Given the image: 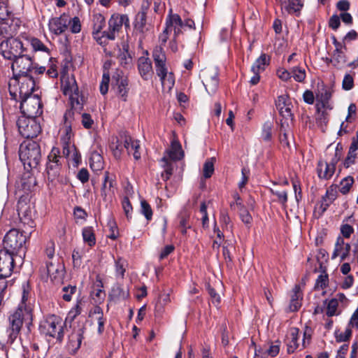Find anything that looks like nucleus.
Listing matches in <instances>:
<instances>
[{
    "instance_id": "nucleus-1",
    "label": "nucleus",
    "mask_w": 358,
    "mask_h": 358,
    "mask_svg": "<svg viewBox=\"0 0 358 358\" xmlns=\"http://www.w3.org/2000/svg\"><path fill=\"white\" fill-rule=\"evenodd\" d=\"M29 296V292L23 286L22 302L18 308L9 317L10 337L12 339L17 338L24 320H31V308L27 306L26 301Z\"/></svg>"
},
{
    "instance_id": "nucleus-2",
    "label": "nucleus",
    "mask_w": 358,
    "mask_h": 358,
    "mask_svg": "<svg viewBox=\"0 0 358 358\" xmlns=\"http://www.w3.org/2000/svg\"><path fill=\"white\" fill-rule=\"evenodd\" d=\"M152 57L156 73L160 78L163 90L169 92L174 86L175 78L173 73L168 71L166 54L161 45L154 49Z\"/></svg>"
},
{
    "instance_id": "nucleus-3",
    "label": "nucleus",
    "mask_w": 358,
    "mask_h": 358,
    "mask_svg": "<svg viewBox=\"0 0 358 358\" xmlns=\"http://www.w3.org/2000/svg\"><path fill=\"white\" fill-rule=\"evenodd\" d=\"M19 157L24 166L31 169L36 168L41 159V150L38 144L35 141L24 142L20 145Z\"/></svg>"
},
{
    "instance_id": "nucleus-4",
    "label": "nucleus",
    "mask_w": 358,
    "mask_h": 358,
    "mask_svg": "<svg viewBox=\"0 0 358 358\" xmlns=\"http://www.w3.org/2000/svg\"><path fill=\"white\" fill-rule=\"evenodd\" d=\"M62 319L55 315L47 317L40 324V331L42 334L61 341L63 338Z\"/></svg>"
},
{
    "instance_id": "nucleus-5",
    "label": "nucleus",
    "mask_w": 358,
    "mask_h": 358,
    "mask_svg": "<svg viewBox=\"0 0 358 358\" xmlns=\"http://www.w3.org/2000/svg\"><path fill=\"white\" fill-rule=\"evenodd\" d=\"M27 50L24 43L15 38H8L0 44L2 56L7 59L13 60Z\"/></svg>"
},
{
    "instance_id": "nucleus-6",
    "label": "nucleus",
    "mask_w": 358,
    "mask_h": 358,
    "mask_svg": "<svg viewBox=\"0 0 358 358\" xmlns=\"http://www.w3.org/2000/svg\"><path fill=\"white\" fill-rule=\"evenodd\" d=\"M61 88L63 93L69 96L72 105L80 104L79 90L75 77L72 74L64 73L61 76Z\"/></svg>"
},
{
    "instance_id": "nucleus-7",
    "label": "nucleus",
    "mask_w": 358,
    "mask_h": 358,
    "mask_svg": "<svg viewBox=\"0 0 358 358\" xmlns=\"http://www.w3.org/2000/svg\"><path fill=\"white\" fill-rule=\"evenodd\" d=\"M20 110L23 116L35 118L42 113L41 99L37 95L21 98Z\"/></svg>"
},
{
    "instance_id": "nucleus-8",
    "label": "nucleus",
    "mask_w": 358,
    "mask_h": 358,
    "mask_svg": "<svg viewBox=\"0 0 358 358\" xmlns=\"http://www.w3.org/2000/svg\"><path fill=\"white\" fill-rule=\"evenodd\" d=\"M17 124L20 134L26 138H32L40 133L41 127L35 118L21 116L18 118Z\"/></svg>"
},
{
    "instance_id": "nucleus-9",
    "label": "nucleus",
    "mask_w": 358,
    "mask_h": 358,
    "mask_svg": "<svg viewBox=\"0 0 358 358\" xmlns=\"http://www.w3.org/2000/svg\"><path fill=\"white\" fill-rule=\"evenodd\" d=\"M26 242V236L17 229L10 230L3 239V249L14 255Z\"/></svg>"
},
{
    "instance_id": "nucleus-10",
    "label": "nucleus",
    "mask_w": 358,
    "mask_h": 358,
    "mask_svg": "<svg viewBox=\"0 0 358 358\" xmlns=\"http://www.w3.org/2000/svg\"><path fill=\"white\" fill-rule=\"evenodd\" d=\"M124 25L126 28L129 27V19L127 15L115 13L111 15L108 20V30L105 33L108 40H114L116 36V33H118Z\"/></svg>"
},
{
    "instance_id": "nucleus-11",
    "label": "nucleus",
    "mask_w": 358,
    "mask_h": 358,
    "mask_svg": "<svg viewBox=\"0 0 358 358\" xmlns=\"http://www.w3.org/2000/svg\"><path fill=\"white\" fill-rule=\"evenodd\" d=\"M218 71L216 67H208L201 70L200 78L209 94H214L218 87Z\"/></svg>"
},
{
    "instance_id": "nucleus-12",
    "label": "nucleus",
    "mask_w": 358,
    "mask_h": 358,
    "mask_svg": "<svg viewBox=\"0 0 358 358\" xmlns=\"http://www.w3.org/2000/svg\"><path fill=\"white\" fill-rule=\"evenodd\" d=\"M32 64L31 58L24 54V52L13 59L11 65L13 77H19V76L22 75H29L32 70Z\"/></svg>"
},
{
    "instance_id": "nucleus-13",
    "label": "nucleus",
    "mask_w": 358,
    "mask_h": 358,
    "mask_svg": "<svg viewBox=\"0 0 358 358\" xmlns=\"http://www.w3.org/2000/svg\"><path fill=\"white\" fill-rule=\"evenodd\" d=\"M13 81L19 85L20 97L31 96L35 87V81L32 75H22L13 77Z\"/></svg>"
},
{
    "instance_id": "nucleus-14",
    "label": "nucleus",
    "mask_w": 358,
    "mask_h": 358,
    "mask_svg": "<svg viewBox=\"0 0 358 358\" xmlns=\"http://www.w3.org/2000/svg\"><path fill=\"white\" fill-rule=\"evenodd\" d=\"M46 269L52 282L59 283L62 282L64 275V266L59 258L55 260L47 261Z\"/></svg>"
},
{
    "instance_id": "nucleus-15",
    "label": "nucleus",
    "mask_w": 358,
    "mask_h": 358,
    "mask_svg": "<svg viewBox=\"0 0 358 358\" xmlns=\"http://www.w3.org/2000/svg\"><path fill=\"white\" fill-rule=\"evenodd\" d=\"M92 22V35L94 38L100 45L106 44L107 43V38L105 33H107V31L101 32L106 24L105 17L103 15L96 13L93 15Z\"/></svg>"
},
{
    "instance_id": "nucleus-16",
    "label": "nucleus",
    "mask_w": 358,
    "mask_h": 358,
    "mask_svg": "<svg viewBox=\"0 0 358 358\" xmlns=\"http://www.w3.org/2000/svg\"><path fill=\"white\" fill-rule=\"evenodd\" d=\"M14 266L13 255L7 250H0V278L9 277Z\"/></svg>"
},
{
    "instance_id": "nucleus-17",
    "label": "nucleus",
    "mask_w": 358,
    "mask_h": 358,
    "mask_svg": "<svg viewBox=\"0 0 358 358\" xmlns=\"http://www.w3.org/2000/svg\"><path fill=\"white\" fill-rule=\"evenodd\" d=\"M70 23V17L63 13L58 17H53L49 21L48 27L50 31L55 35L64 33L68 28Z\"/></svg>"
},
{
    "instance_id": "nucleus-18",
    "label": "nucleus",
    "mask_w": 358,
    "mask_h": 358,
    "mask_svg": "<svg viewBox=\"0 0 358 358\" xmlns=\"http://www.w3.org/2000/svg\"><path fill=\"white\" fill-rule=\"evenodd\" d=\"M275 105L280 115L285 119H292L293 114L292 108L293 107L291 99L287 94H282L278 97Z\"/></svg>"
},
{
    "instance_id": "nucleus-19",
    "label": "nucleus",
    "mask_w": 358,
    "mask_h": 358,
    "mask_svg": "<svg viewBox=\"0 0 358 358\" xmlns=\"http://www.w3.org/2000/svg\"><path fill=\"white\" fill-rule=\"evenodd\" d=\"M350 249V245L346 243L343 238L338 236L334 245L331 259H334L337 257H340L341 262L344 261L348 257Z\"/></svg>"
},
{
    "instance_id": "nucleus-20",
    "label": "nucleus",
    "mask_w": 358,
    "mask_h": 358,
    "mask_svg": "<svg viewBox=\"0 0 358 358\" xmlns=\"http://www.w3.org/2000/svg\"><path fill=\"white\" fill-rule=\"evenodd\" d=\"M74 113L72 110H68L65 113L64 119L65 127L64 128V134L61 137V141L62 145L73 144L71 138L73 136L71 130V119H73Z\"/></svg>"
},
{
    "instance_id": "nucleus-21",
    "label": "nucleus",
    "mask_w": 358,
    "mask_h": 358,
    "mask_svg": "<svg viewBox=\"0 0 358 358\" xmlns=\"http://www.w3.org/2000/svg\"><path fill=\"white\" fill-rule=\"evenodd\" d=\"M127 80L123 77H120L117 75V77L113 76L112 80L113 89L115 91L116 94H118L123 101H126L127 96Z\"/></svg>"
},
{
    "instance_id": "nucleus-22",
    "label": "nucleus",
    "mask_w": 358,
    "mask_h": 358,
    "mask_svg": "<svg viewBox=\"0 0 358 358\" xmlns=\"http://www.w3.org/2000/svg\"><path fill=\"white\" fill-rule=\"evenodd\" d=\"M123 144L128 154H132L136 160L141 159V152H139L140 143L138 141L134 139L130 136H124Z\"/></svg>"
},
{
    "instance_id": "nucleus-23",
    "label": "nucleus",
    "mask_w": 358,
    "mask_h": 358,
    "mask_svg": "<svg viewBox=\"0 0 358 358\" xmlns=\"http://www.w3.org/2000/svg\"><path fill=\"white\" fill-rule=\"evenodd\" d=\"M138 69L141 76L144 80H149L153 76L151 61L148 57H141L138 60Z\"/></svg>"
},
{
    "instance_id": "nucleus-24",
    "label": "nucleus",
    "mask_w": 358,
    "mask_h": 358,
    "mask_svg": "<svg viewBox=\"0 0 358 358\" xmlns=\"http://www.w3.org/2000/svg\"><path fill=\"white\" fill-rule=\"evenodd\" d=\"M92 323L98 326V334H101L104 330L106 319L103 318L102 309L99 306L94 307L90 312Z\"/></svg>"
},
{
    "instance_id": "nucleus-25",
    "label": "nucleus",
    "mask_w": 358,
    "mask_h": 358,
    "mask_svg": "<svg viewBox=\"0 0 358 358\" xmlns=\"http://www.w3.org/2000/svg\"><path fill=\"white\" fill-rule=\"evenodd\" d=\"M114 180L108 172L105 173L104 180L101 187V197L105 201H110L114 194Z\"/></svg>"
},
{
    "instance_id": "nucleus-26",
    "label": "nucleus",
    "mask_w": 358,
    "mask_h": 358,
    "mask_svg": "<svg viewBox=\"0 0 358 358\" xmlns=\"http://www.w3.org/2000/svg\"><path fill=\"white\" fill-rule=\"evenodd\" d=\"M336 162L337 159L334 160L331 163L322 161L319 162L317 166L318 176L323 179L330 178L334 173Z\"/></svg>"
},
{
    "instance_id": "nucleus-27",
    "label": "nucleus",
    "mask_w": 358,
    "mask_h": 358,
    "mask_svg": "<svg viewBox=\"0 0 358 358\" xmlns=\"http://www.w3.org/2000/svg\"><path fill=\"white\" fill-rule=\"evenodd\" d=\"M166 28L169 29L173 28L175 35L178 34L184 28L183 22L178 14L171 13L166 19Z\"/></svg>"
},
{
    "instance_id": "nucleus-28",
    "label": "nucleus",
    "mask_w": 358,
    "mask_h": 358,
    "mask_svg": "<svg viewBox=\"0 0 358 358\" xmlns=\"http://www.w3.org/2000/svg\"><path fill=\"white\" fill-rule=\"evenodd\" d=\"M302 292L299 285H296L291 295V300L289 308L290 311H297L301 306Z\"/></svg>"
},
{
    "instance_id": "nucleus-29",
    "label": "nucleus",
    "mask_w": 358,
    "mask_h": 358,
    "mask_svg": "<svg viewBox=\"0 0 358 358\" xmlns=\"http://www.w3.org/2000/svg\"><path fill=\"white\" fill-rule=\"evenodd\" d=\"M299 336V329L296 328H291L287 335L286 342L287 345V351L289 353L294 352L298 348L297 343Z\"/></svg>"
},
{
    "instance_id": "nucleus-30",
    "label": "nucleus",
    "mask_w": 358,
    "mask_h": 358,
    "mask_svg": "<svg viewBox=\"0 0 358 358\" xmlns=\"http://www.w3.org/2000/svg\"><path fill=\"white\" fill-rule=\"evenodd\" d=\"M167 154L172 160H179L183 157L181 145L178 141H172L171 148L167 151Z\"/></svg>"
},
{
    "instance_id": "nucleus-31",
    "label": "nucleus",
    "mask_w": 358,
    "mask_h": 358,
    "mask_svg": "<svg viewBox=\"0 0 358 358\" xmlns=\"http://www.w3.org/2000/svg\"><path fill=\"white\" fill-rule=\"evenodd\" d=\"M269 60V57L266 54H262L252 66L251 71H258L259 73L262 72L265 70L266 66L268 65Z\"/></svg>"
},
{
    "instance_id": "nucleus-32",
    "label": "nucleus",
    "mask_w": 358,
    "mask_h": 358,
    "mask_svg": "<svg viewBox=\"0 0 358 358\" xmlns=\"http://www.w3.org/2000/svg\"><path fill=\"white\" fill-rule=\"evenodd\" d=\"M134 29L140 34H143L147 30L146 14H145V12L138 13L134 23Z\"/></svg>"
},
{
    "instance_id": "nucleus-33",
    "label": "nucleus",
    "mask_w": 358,
    "mask_h": 358,
    "mask_svg": "<svg viewBox=\"0 0 358 358\" xmlns=\"http://www.w3.org/2000/svg\"><path fill=\"white\" fill-rule=\"evenodd\" d=\"M10 20V14L3 3H0V23H2L1 29L7 31L6 27L3 25L9 24Z\"/></svg>"
},
{
    "instance_id": "nucleus-34",
    "label": "nucleus",
    "mask_w": 358,
    "mask_h": 358,
    "mask_svg": "<svg viewBox=\"0 0 358 358\" xmlns=\"http://www.w3.org/2000/svg\"><path fill=\"white\" fill-rule=\"evenodd\" d=\"M90 166L94 171L101 170L103 167V158L97 152H94L91 155Z\"/></svg>"
},
{
    "instance_id": "nucleus-35",
    "label": "nucleus",
    "mask_w": 358,
    "mask_h": 358,
    "mask_svg": "<svg viewBox=\"0 0 358 358\" xmlns=\"http://www.w3.org/2000/svg\"><path fill=\"white\" fill-rule=\"evenodd\" d=\"M83 238L88 245L90 247L93 246L96 243L95 235L92 227H87L83 229Z\"/></svg>"
},
{
    "instance_id": "nucleus-36",
    "label": "nucleus",
    "mask_w": 358,
    "mask_h": 358,
    "mask_svg": "<svg viewBox=\"0 0 358 358\" xmlns=\"http://www.w3.org/2000/svg\"><path fill=\"white\" fill-rule=\"evenodd\" d=\"M354 183V178L351 176H347L344 178L339 184L338 189L339 192L343 194H346L349 192L350 188Z\"/></svg>"
},
{
    "instance_id": "nucleus-37",
    "label": "nucleus",
    "mask_w": 358,
    "mask_h": 358,
    "mask_svg": "<svg viewBox=\"0 0 358 358\" xmlns=\"http://www.w3.org/2000/svg\"><path fill=\"white\" fill-rule=\"evenodd\" d=\"M331 62L334 66L338 68L343 66L346 62L343 52L338 50H335L331 59Z\"/></svg>"
},
{
    "instance_id": "nucleus-38",
    "label": "nucleus",
    "mask_w": 358,
    "mask_h": 358,
    "mask_svg": "<svg viewBox=\"0 0 358 358\" xmlns=\"http://www.w3.org/2000/svg\"><path fill=\"white\" fill-rule=\"evenodd\" d=\"M128 291L119 285L113 286L110 296L116 299H124L128 296Z\"/></svg>"
},
{
    "instance_id": "nucleus-39",
    "label": "nucleus",
    "mask_w": 358,
    "mask_h": 358,
    "mask_svg": "<svg viewBox=\"0 0 358 358\" xmlns=\"http://www.w3.org/2000/svg\"><path fill=\"white\" fill-rule=\"evenodd\" d=\"M302 7L303 3L301 0H292L287 5H285L284 9L289 13L293 14L299 13Z\"/></svg>"
},
{
    "instance_id": "nucleus-40",
    "label": "nucleus",
    "mask_w": 358,
    "mask_h": 358,
    "mask_svg": "<svg viewBox=\"0 0 358 358\" xmlns=\"http://www.w3.org/2000/svg\"><path fill=\"white\" fill-rule=\"evenodd\" d=\"M27 42L31 45L34 51H42L49 55L48 48L39 39L32 38L29 41L27 40Z\"/></svg>"
},
{
    "instance_id": "nucleus-41",
    "label": "nucleus",
    "mask_w": 358,
    "mask_h": 358,
    "mask_svg": "<svg viewBox=\"0 0 358 358\" xmlns=\"http://www.w3.org/2000/svg\"><path fill=\"white\" fill-rule=\"evenodd\" d=\"M82 335L80 331L73 332L69 337V345L72 350H78L82 342Z\"/></svg>"
},
{
    "instance_id": "nucleus-42",
    "label": "nucleus",
    "mask_w": 358,
    "mask_h": 358,
    "mask_svg": "<svg viewBox=\"0 0 358 358\" xmlns=\"http://www.w3.org/2000/svg\"><path fill=\"white\" fill-rule=\"evenodd\" d=\"M215 162V159L214 157H211L208 159L203 164V176L206 178H208L211 177L214 172V163Z\"/></svg>"
},
{
    "instance_id": "nucleus-43",
    "label": "nucleus",
    "mask_w": 358,
    "mask_h": 358,
    "mask_svg": "<svg viewBox=\"0 0 358 358\" xmlns=\"http://www.w3.org/2000/svg\"><path fill=\"white\" fill-rule=\"evenodd\" d=\"M336 187L331 186L327 190L326 195L324 197V201L326 202L323 208L324 210H325L329 205L336 199Z\"/></svg>"
},
{
    "instance_id": "nucleus-44",
    "label": "nucleus",
    "mask_w": 358,
    "mask_h": 358,
    "mask_svg": "<svg viewBox=\"0 0 358 358\" xmlns=\"http://www.w3.org/2000/svg\"><path fill=\"white\" fill-rule=\"evenodd\" d=\"M280 347V343L276 341L270 343L268 348H264L263 349L266 355L274 357L279 353Z\"/></svg>"
},
{
    "instance_id": "nucleus-45",
    "label": "nucleus",
    "mask_w": 358,
    "mask_h": 358,
    "mask_svg": "<svg viewBox=\"0 0 358 358\" xmlns=\"http://www.w3.org/2000/svg\"><path fill=\"white\" fill-rule=\"evenodd\" d=\"M59 173L60 170H47L49 185L55 187L57 182H62Z\"/></svg>"
},
{
    "instance_id": "nucleus-46",
    "label": "nucleus",
    "mask_w": 358,
    "mask_h": 358,
    "mask_svg": "<svg viewBox=\"0 0 358 358\" xmlns=\"http://www.w3.org/2000/svg\"><path fill=\"white\" fill-rule=\"evenodd\" d=\"M273 123L270 121L266 122L262 127V137L264 141H269L272 136Z\"/></svg>"
},
{
    "instance_id": "nucleus-47",
    "label": "nucleus",
    "mask_w": 358,
    "mask_h": 358,
    "mask_svg": "<svg viewBox=\"0 0 358 358\" xmlns=\"http://www.w3.org/2000/svg\"><path fill=\"white\" fill-rule=\"evenodd\" d=\"M141 212L148 220H150L152 219V208L150 204L144 199L141 201Z\"/></svg>"
},
{
    "instance_id": "nucleus-48",
    "label": "nucleus",
    "mask_w": 358,
    "mask_h": 358,
    "mask_svg": "<svg viewBox=\"0 0 358 358\" xmlns=\"http://www.w3.org/2000/svg\"><path fill=\"white\" fill-rule=\"evenodd\" d=\"M317 110V117L316 120L318 121L320 124H326L328 122L329 120V112L330 110H324L320 108L319 107L316 108Z\"/></svg>"
},
{
    "instance_id": "nucleus-49",
    "label": "nucleus",
    "mask_w": 358,
    "mask_h": 358,
    "mask_svg": "<svg viewBox=\"0 0 358 358\" xmlns=\"http://www.w3.org/2000/svg\"><path fill=\"white\" fill-rule=\"evenodd\" d=\"M63 151L62 154L66 157H69L71 155H73V159L77 161L78 154L76 153V149L73 144L62 145Z\"/></svg>"
},
{
    "instance_id": "nucleus-50",
    "label": "nucleus",
    "mask_w": 358,
    "mask_h": 358,
    "mask_svg": "<svg viewBox=\"0 0 358 358\" xmlns=\"http://www.w3.org/2000/svg\"><path fill=\"white\" fill-rule=\"evenodd\" d=\"M292 74L294 79L297 82H303L306 78V71L300 67H294L292 69Z\"/></svg>"
},
{
    "instance_id": "nucleus-51",
    "label": "nucleus",
    "mask_w": 358,
    "mask_h": 358,
    "mask_svg": "<svg viewBox=\"0 0 358 358\" xmlns=\"http://www.w3.org/2000/svg\"><path fill=\"white\" fill-rule=\"evenodd\" d=\"M123 147V143H120L118 140H116L115 142H112L110 145V148L113 151V155L116 158H120L121 157Z\"/></svg>"
},
{
    "instance_id": "nucleus-52",
    "label": "nucleus",
    "mask_w": 358,
    "mask_h": 358,
    "mask_svg": "<svg viewBox=\"0 0 358 358\" xmlns=\"http://www.w3.org/2000/svg\"><path fill=\"white\" fill-rule=\"evenodd\" d=\"M126 266H127L126 262L121 258H118L115 261V271H116L117 275L120 276L121 278H123L124 273L126 270V268H125Z\"/></svg>"
},
{
    "instance_id": "nucleus-53",
    "label": "nucleus",
    "mask_w": 358,
    "mask_h": 358,
    "mask_svg": "<svg viewBox=\"0 0 358 358\" xmlns=\"http://www.w3.org/2000/svg\"><path fill=\"white\" fill-rule=\"evenodd\" d=\"M72 33H78L81 30V23L79 17H74L73 18L70 17V23L68 24Z\"/></svg>"
},
{
    "instance_id": "nucleus-54",
    "label": "nucleus",
    "mask_w": 358,
    "mask_h": 358,
    "mask_svg": "<svg viewBox=\"0 0 358 358\" xmlns=\"http://www.w3.org/2000/svg\"><path fill=\"white\" fill-rule=\"evenodd\" d=\"M76 286H67L64 287L62 289L63 294L62 298L66 301H70L71 300L72 295L76 292Z\"/></svg>"
},
{
    "instance_id": "nucleus-55",
    "label": "nucleus",
    "mask_w": 358,
    "mask_h": 358,
    "mask_svg": "<svg viewBox=\"0 0 358 358\" xmlns=\"http://www.w3.org/2000/svg\"><path fill=\"white\" fill-rule=\"evenodd\" d=\"M162 161L165 163V164H164L165 170L162 173V177L164 180H166L172 175L173 169H172L171 164L168 162V159H166V157H164L162 158Z\"/></svg>"
},
{
    "instance_id": "nucleus-56",
    "label": "nucleus",
    "mask_w": 358,
    "mask_h": 358,
    "mask_svg": "<svg viewBox=\"0 0 358 358\" xmlns=\"http://www.w3.org/2000/svg\"><path fill=\"white\" fill-rule=\"evenodd\" d=\"M109 81V74L104 73L103 74L102 80L100 84V92L102 94H106L107 93L108 90Z\"/></svg>"
},
{
    "instance_id": "nucleus-57",
    "label": "nucleus",
    "mask_w": 358,
    "mask_h": 358,
    "mask_svg": "<svg viewBox=\"0 0 358 358\" xmlns=\"http://www.w3.org/2000/svg\"><path fill=\"white\" fill-rule=\"evenodd\" d=\"M81 123L85 129H90L94 124V120L90 114L85 113L81 115Z\"/></svg>"
},
{
    "instance_id": "nucleus-58",
    "label": "nucleus",
    "mask_w": 358,
    "mask_h": 358,
    "mask_svg": "<svg viewBox=\"0 0 358 358\" xmlns=\"http://www.w3.org/2000/svg\"><path fill=\"white\" fill-rule=\"evenodd\" d=\"M354 86L353 77L350 74H346L342 82L343 89L345 90H350Z\"/></svg>"
},
{
    "instance_id": "nucleus-59",
    "label": "nucleus",
    "mask_w": 358,
    "mask_h": 358,
    "mask_svg": "<svg viewBox=\"0 0 358 358\" xmlns=\"http://www.w3.org/2000/svg\"><path fill=\"white\" fill-rule=\"evenodd\" d=\"M328 282V275L327 274H320L315 282V287L316 289H324Z\"/></svg>"
},
{
    "instance_id": "nucleus-60",
    "label": "nucleus",
    "mask_w": 358,
    "mask_h": 358,
    "mask_svg": "<svg viewBox=\"0 0 358 358\" xmlns=\"http://www.w3.org/2000/svg\"><path fill=\"white\" fill-rule=\"evenodd\" d=\"M108 225L110 228V233L108 234V238L115 240L118 237V230L116 223L113 220H109Z\"/></svg>"
},
{
    "instance_id": "nucleus-61",
    "label": "nucleus",
    "mask_w": 358,
    "mask_h": 358,
    "mask_svg": "<svg viewBox=\"0 0 358 358\" xmlns=\"http://www.w3.org/2000/svg\"><path fill=\"white\" fill-rule=\"evenodd\" d=\"M338 307V301L335 299L331 300L327 307V315L333 316L336 314Z\"/></svg>"
},
{
    "instance_id": "nucleus-62",
    "label": "nucleus",
    "mask_w": 358,
    "mask_h": 358,
    "mask_svg": "<svg viewBox=\"0 0 358 358\" xmlns=\"http://www.w3.org/2000/svg\"><path fill=\"white\" fill-rule=\"evenodd\" d=\"M208 293L210 296L212 303L216 306H218L220 303V295L217 293H216L215 289L213 288L210 287V286L208 287Z\"/></svg>"
},
{
    "instance_id": "nucleus-63",
    "label": "nucleus",
    "mask_w": 358,
    "mask_h": 358,
    "mask_svg": "<svg viewBox=\"0 0 358 358\" xmlns=\"http://www.w3.org/2000/svg\"><path fill=\"white\" fill-rule=\"evenodd\" d=\"M81 313V308L79 303H78L74 308H73L68 313L67 319L73 321Z\"/></svg>"
},
{
    "instance_id": "nucleus-64",
    "label": "nucleus",
    "mask_w": 358,
    "mask_h": 358,
    "mask_svg": "<svg viewBox=\"0 0 358 358\" xmlns=\"http://www.w3.org/2000/svg\"><path fill=\"white\" fill-rule=\"evenodd\" d=\"M341 231L343 237L350 238L351 234L354 232V229L350 224H343L341 227Z\"/></svg>"
}]
</instances>
